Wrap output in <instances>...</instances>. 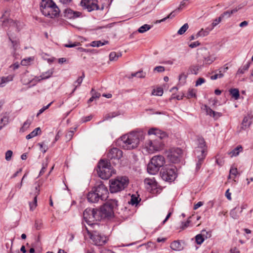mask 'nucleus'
Instances as JSON below:
<instances>
[{
    "label": "nucleus",
    "instance_id": "2",
    "mask_svg": "<svg viewBox=\"0 0 253 253\" xmlns=\"http://www.w3.org/2000/svg\"><path fill=\"white\" fill-rule=\"evenodd\" d=\"M142 135L138 132H131L125 134L118 140L119 145L126 150L136 148L139 142Z\"/></svg>",
    "mask_w": 253,
    "mask_h": 253
},
{
    "label": "nucleus",
    "instance_id": "43",
    "mask_svg": "<svg viewBox=\"0 0 253 253\" xmlns=\"http://www.w3.org/2000/svg\"><path fill=\"white\" fill-rule=\"evenodd\" d=\"M48 159L46 158L45 163H43L42 164V167L40 172L39 175H42L45 172L48 165Z\"/></svg>",
    "mask_w": 253,
    "mask_h": 253
},
{
    "label": "nucleus",
    "instance_id": "38",
    "mask_svg": "<svg viewBox=\"0 0 253 253\" xmlns=\"http://www.w3.org/2000/svg\"><path fill=\"white\" fill-rule=\"evenodd\" d=\"M177 11V9H175V10L172 11L168 16H167V17L162 19L161 20H157L156 21V23H160L162 22H164V21H165L168 18H172L173 17H174L175 16V14H174V13Z\"/></svg>",
    "mask_w": 253,
    "mask_h": 253
},
{
    "label": "nucleus",
    "instance_id": "32",
    "mask_svg": "<svg viewBox=\"0 0 253 253\" xmlns=\"http://www.w3.org/2000/svg\"><path fill=\"white\" fill-rule=\"evenodd\" d=\"M108 43L107 41H104L103 42L101 41H93L90 43V46L92 47H100L101 46L105 45Z\"/></svg>",
    "mask_w": 253,
    "mask_h": 253
},
{
    "label": "nucleus",
    "instance_id": "11",
    "mask_svg": "<svg viewBox=\"0 0 253 253\" xmlns=\"http://www.w3.org/2000/svg\"><path fill=\"white\" fill-rule=\"evenodd\" d=\"M182 151L178 148H171L166 152L168 159L172 163H177L180 161Z\"/></svg>",
    "mask_w": 253,
    "mask_h": 253
},
{
    "label": "nucleus",
    "instance_id": "1",
    "mask_svg": "<svg viewBox=\"0 0 253 253\" xmlns=\"http://www.w3.org/2000/svg\"><path fill=\"white\" fill-rule=\"evenodd\" d=\"M149 139L145 143V148L149 153H153L161 150L164 144L162 140L167 138V134L158 128H151L148 132Z\"/></svg>",
    "mask_w": 253,
    "mask_h": 253
},
{
    "label": "nucleus",
    "instance_id": "4",
    "mask_svg": "<svg viewBox=\"0 0 253 253\" xmlns=\"http://www.w3.org/2000/svg\"><path fill=\"white\" fill-rule=\"evenodd\" d=\"M83 217L86 223L92 225L93 228H95L96 227L101 228L104 226L103 225L100 226L97 223L94 222L101 220L97 209H86L84 211Z\"/></svg>",
    "mask_w": 253,
    "mask_h": 253
},
{
    "label": "nucleus",
    "instance_id": "54",
    "mask_svg": "<svg viewBox=\"0 0 253 253\" xmlns=\"http://www.w3.org/2000/svg\"><path fill=\"white\" fill-rule=\"evenodd\" d=\"M236 208L232 210L230 212L231 216L234 219H237L238 218V215L236 213Z\"/></svg>",
    "mask_w": 253,
    "mask_h": 253
},
{
    "label": "nucleus",
    "instance_id": "16",
    "mask_svg": "<svg viewBox=\"0 0 253 253\" xmlns=\"http://www.w3.org/2000/svg\"><path fill=\"white\" fill-rule=\"evenodd\" d=\"M87 199L89 202L92 203H97L101 201L99 196L96 194L94 189L88 192L87 195Z\"/></svg>",
    "mask_w": 253,
    "mask_h": 253
},
{
    "label": "nucleus",
    "instance_id": "53",
    "mask_svg": "<svg viewBox=\"0 0 253 253\" xmlns=\"http://www.w3.org/2000/svg\"><path fill=\"white\" fill-rule=\"evenodd\" d=\"M13 152L11 150H8L5 153V160L9 161L11 160Z\"/></svg>",
    "mask_w": 253,
    "mask_h": 253
},
{
    "label": "nucleus",
    "instance_id": "57",
    "mask_svg": "<svg viewBox=\"0 0 253 253\" xmlns=\"http://www.w3.org/2000/svg\"><path fill=\"white\" fill-rule=\"evenodd\" d=\"M165 67L162 66H156L154 68V71L158 72H163L165 71Z\"/></svg>",
    "mask_w": 253,
    "mask_h": 253
},
{
    "label": "nucleus",
    "instance_id": "49",
    "mask_svg": "<svg viewBox=\"0 0 253 253\" xmlns=\"http://www.w3.org/2000/svg\"><path fill=\"white\" fill-rule=\"evenodd\" d=\"M128 203L132 205H137L139 203L138 198L134 195H132L131 196L130 201Z\"/></svg>",
    "mask_w": 253,
    "mask_h": 253
},
{
    "label": "nucleus",
    "instance_id": "61",
    "mask_svg": "<svg viewBox=\"0 0 253 253\" xmlns=\"http://www.w3.org/2000/svg\"><path fill=\"white\" fill-rule=\"evenodd\" d=\"M91 93L92 95L94 97V99L98 98L100 96V93L95 92L93 88L92 89V90L91 91Z\"/></svg>",
    "mask_w": 253,
    "mask_h": 253
},
{
    "label": "nucleus",
    "instance_id": "42",
    "mask_svg": "<svg viewBox=\"0 0 253 253\" xmlns=\"http://www.w3.org/2000/svg\"><path fill=\"white\" fill-rule=\"evenodd\" d=\"M195 240L197 244L198 245L202 244L203 243L204 241L205 240L204 237H203L201 234H198L196 236Z\"/></svg>",
    "mask_w": 253,
    "mask_h": 253
},
{
    "label": "nucleus",
    "instance_id": "40",
    "mask_svg": "<svg viewBox=\"0 0 253 253\" xmlns=\"http://www.w3.org/2000/svg\"><path fill=\"white\" fill-rule=\"evenodd\" d=\"M189 26L187 23L184 24L178 31L177 34L179 35L183 34L188 29Z\"/></svg>",
    "mask_w": 253,
    "mask_h": 253
},
{
    "label": "nucleus",
    "instance_id": "6",
    "mask_svg": "<svg viewBox=\"0 0 253 253\" xmlns=\"http://www.w3.org/2000/svg\"><path fill=\"white\" fill-rule=\"evenodd\" d=\"M128 178L126 176L117 177L110 180V191L112 193L123 190L128 185Z\"/></svg>",
    "mask_w": 253,
    "mask_h": 253
},
{
    "label": "nucleus",
    "instance_id": "59",
    "mask_svg": "<svg viewBox=\"0 0 253 253\" xmlns=\"http://www.w3.org/2000/svg\"><path fill=\"white\" fill-rule=\"evenodd\" d=\"M205 81H205V80L204 78H200L196 81L195 85L196 86H197L198 85H200L204 83L205 82Z\"/></svg>",
    "mask_w": 253,
    "mask_h": 253
},
{
    "label": "nucleus",
    "instance_id": "48",
    "mask_svg": "<svg viewBox=\"0 0 253 253\" xmlns=\"http://www.w3.org/2000/svg\"><path fill=\"white\" fill-rule=\"evenodd\" d=\"M203 237H204V240L209 238L211 237V233L210 231H207L205 230L202 231V234H201Z\"/></svg>",
    "mask_w": 253,
    "mask_h": 253
},
{
    "label": "nucleus",
    "instance_id": "62",
    "mask_svg": "<svg viewBox=\"0 0 253 253\" xmlns=\"http://www.w3.org/2000/svg\"><path fill=\"white\" fill-rule=\"evenodd\" d=\"M32 58L31 57L28 58L27 59H24L21 61V64L23 66L27 65L31 60Z\"/></svg>",
    "mask_w": 253,
    "mask_h": 253
},
{
    "label": "nucleus",
    "instance_id": "5",
    "mask_svg": "<svg viewBox=\"0 0 253 253\" xmlns=\"http://www.w3.org/2000/svg\"><path fill=\"white\" fill-rule=\"evenodd\" d=\"M97 173L99 176L103 179H108L114 173L110 162L101 160L98 164Z\"/></svg>",
    "mask_w": 253,
    "mask_h": 253
},
{
    "label": "nucleus",
    "instance_id": "41",
    "mask_svg": "<svg viewBox=\"0 0 253 253\" xmlns=\"http://www.w3.org/2000/svg\"><path fill=\"white\" fill-rule=\"evenodd\" d=\"M196 90L195 89H189L187 94V97L188 98L195 97L196 96Z\"/></svg>",
    "mask_w": 253,
    "mask_h": 253
},
{
    "label": "nucleus",
    "instance_id": "23",
    "mask_svg": "<svg viewBox=\"0 0 253 253\" xmlns=\"http://www.w3.org/2000/svg\"><path fill=\"white\" fill-rule=\"evenodd\" d=\"M205 110L207 112V114L211 116H212L214 118H217L220 116V113L218 112H216L214 111H213L211 109L210 107H208L207 106H205Z\"/></svg>",
    "mask_w": 253,
    "mask_h": 253
},
{
    "label": "nucleus",
    "instance_id": "33",
    "mask_svg": "<svg viewBox=\"0 0 253 253\" xmlns=\"http://www.w3.org/2000/svg\"><path fill=\"white\" fill-rule=\"evenodd\" d=\"M230 94L235 99L237 100L239 98V91L237 88H232L229 90Z\"/></svg>",
    "mask_w": 253,
    "mask_h": 253
},
{
    "label": "nucleus",
    "instance_id": "9",
    "mask_svg": "<svg viewBox=\"0 0 253 253\" xmlns=\"http://www.w3.org/2000/svg\"><path fill=\"white\" fill-rule=\"evenodd\" d=\"M92 231L87 230L90 239L94 244L96 246H102L107 242V237L100 232V230H96V228Z\"/></svg>",
    "mask_w": 253,
    "mask_h": 253
},
{
    "label": "nucleus",
    "instance_id": "52",
    "mask_svg": "<svg viewBox=\"0 0 253 253\" xmlns=\"http://www.w3.org/2000/svg\"><path fill=\"white\" fill-rule=\"evenodd\" d=\"M238 173L237 169L236 168L232 167L230 169V174L229 175V178H231V175H233L235 176Z\"/></svg>",
    "mask_w": 253,
    "mask_h": 253
},
{
    "label": "nucleus",
    "instance_id": "22",
    "mask_svg": "<svg viewBox=\"0 0 253 253\" xmlns=\"http://www.w3.org/2000/svg\"><path fill=\"white\" fill-rule=\"evenodd\" d=\"M243 151V147L241 145L237 146L233 150L228 152L231 157L237 156Z\"/></svg>",
    "mask_w": 253,
    "mask_h": 253
},
{
    "label": "nucleus",
    "instance_id": "27",
    "mask_svg": "<svg viewBox=\"0 0 253 253\" xmlns=\"http://www.w3.org/2000/svg\"><path fill=\"white\" fill-rule=\"evenodd\" d=\"M238 10L237 8H234L233 10H227L226 11H225L223 12L220 16V17H221V19L223 18H227L231 16V15L237 12Z\"/></svg>",
    "mask_w": 253,
    "mask_h": 253
},
{
    "label": "nucleus",
    "instance_id": "64",
    "mask_svg": "<svg viewBox=\"0 0 253 253\" xmlns=\"http://www.w3.org/2000/svg\"><path fill=\"white\" fill-rule=\"evenodd\" d=\"M221 18L220 17V16L214 20L213 22L212 23L211 25L214 27H215L217 24H218L220 21H221Z\"/></svg>",
    "mask_w": 253,
    "mask_h": 253
},
{
    "label": "nucleus",
    "instance_id": "34",
    "mask_svg": "<svg viewBox=\"0 0 253 253\" xmlns=\"http://www.w3.org/2000/svg\"><path fill=\"white\" fill-rule=\"evenodd\" d=\"M146 73L143 72L142 70L139 71L137 72L132 73L131 74V77L133 78L134 77L139 78H144L146 76Z\"/></svg>",
    "mask_w": 253,
    "mask_h": 253
},
{
    "label": "nucleus",
    "instance_id": "47",
    "mask_svg": "<svg viewBox=\"0 0 253 253\" xmlns=\"http://www.w3.org/2000/svg\"><path fill=\"white\" fill-rule=\"evenodd\" d=\"M30 208V210L31 211H33L35 209L37 206V198H36V196L34 197V201L33 203L30 202L29 203Z\"/></svg>",
    "mask_w": 253,
    "mask_h": 253
},
{
    "label": "nucleus",
    "instance_id": "35",
    "mask_svg": "<svg viewBox=\"0 0 253 253\" xmlns=\"http://www.w3.org/2000/svg\"><path fill=\"white\" fill-rule=\"evenodd\" d=\"M250 66V63L248 62L245 65H244L242 67L240 68L237 72V74H243L245 73V71L248 70Z\"/></svg>",
    "mask_w": 253,
    "mask_h": 253
},
{
    "label": "nucleus",
    "instance_id": "19",
    "mask_svg": "<svg viewBox=\"0 0 253 253\" xmlns=\"http://www.w3.org/2000/svg\"><path fill=\"white\" fill-rule=\"evenodd\" d=\"M252 116L250 114H248L247 116H245L242 123V129H246L250 126L252 124Z\"/></svg>",
    "mask_w": 253,
    "mask_h": 253
},
{
    "label": "nucleus",
    "instance_id": "36",
    "mask_svg": "<svg viewBox=\"0 0 253 253\" xmlns=\"http://www.w3.org/2000/svg\"><path fill=\"white\" fill-rule=\"evenodd\" d=\"M7 35L9 37V40L11 42L14 49L16 50L18 45L17 42L16 40H14L12 35L10 33V31L7 32Z\"/></svg>",
    "mask_w": 253,
    "mask_h": 253
},
{
    "label": "nucleus",
    "instance_id": "58",
    "mask_svg": "<svg viewBox=\"0 0 253 253\" xmlns=\"http://www.w3.org/2000/svg\"><path fill=\"white\" fill-rule=\"evenodd\" d=\"M80 42H75L73 43H69L68 44H66L65 45V47H75L76 46H78L79 45H80Z\"/></svg>",
    "mask_w": 253,
    "mask_h": 253
},
{
    "label": "nucleus",
    "instance_id": "12",
    "mask_svg": "<svg viewBox=\"0 0 253 253\" xmlns=\"http://www.w3.org/2000/svg\"><path fill=\"white\" fill-rule=\"evenodd\" d=\"M96 194L101 199V201H103L106 200L108 197V190L107 188L102 183L99 184L94 188Z\"/></svg>",
    "mask_w": 253,
    "mask_h": 253
},
{
    "label": "nucleus",
    "instance_id": "44",
    "mask_svg": "<svg viewBox=\"0 0 253 253\" xmlns=\"http://www.w3.org/2000/svg\"><path fill=\"white\" fill-rule=\"evenodd\" d=\"M152 94L154 95L162 96L163 94V89L161 87H158L153 90Z\"/></svg>",
    "mask_w": 253,
    "mask_h": 253
},
{
    "label": "nucleus",
    "instance_id": "51",
    "mask_svg": "<svg viewBox=\"0 0 253 253\" xmlns=\"http://www.w3.org/2000/svg\"><path fill=\"white\" fill-rule=\"evenodd\" d=\"M52 103V102L49 103L47 105L45 106H43L42 108H41L39 111V112L37 113V116H39L40 115L42 114L45 110L47 109L49 106L51 105V104Z\"/></svg>",
    "mask_w": 253,
    "mask_h": 253
},
{
    "label": "nucleus",
    "instance_id": "3",
    "mask_svg": "<svg viewBox=\"0 0 253 253\" xmlns=\"http://www.w3.org/2000/svg\"><path fill=\"white\" fill-rule=\"evenodd\" d=\"M41 11L43 15L49 18H54L59 15V9L52 0H42Z\"/></svg>",
    "mask_w": 253,
    "mask_h": 253
},
{
    "label": "nucleus",
    "instance_id": "60",
    "mask_svg": "<svg viewBox=\"0 0 253 253\" xmlns=\"http://www.w3.org/2000/svg\"><path fill=\"white\" fill-rule=\"evenodd\" d=\"M109 58L111 61H116V53L115 52H111L109 55Z\"/></svg>",
    "mask_w": 253,
    "mask_h": 253
},
{
    "label": "nucleus",
    "instance_id": "25",
    "mask_svg": "<svg viewBox=\"0 0 253 253\" xmlns=\"http://www.w3.org/2000/svg\"><path fill=\"white\" fill-rule=\"evenodd\" d=\"M196 155L197 158L198 159V162L196 164V169L198 170L200 169L202 164L204 160L205 159L206 155H200V154H195Z\"/></svg>",
    "mask_w": 253,
    "mask_h": 253
},
{
    "label": "nucleus",
    "instance_id": "50",
    "mask_svg": "<svg viewBox=\"0 0 253 253\" xmlns=\"http://www.w3.org/2000/svg\"><path fill=\"white\" fill-rule=\"evenodd\" d=\"M40 146L41 151L43 153H45L48 149V147L44 144L43 142L38 143Z\"/></svg>",
    "mask_w": 253,
    "mask_h": 253
},
{
    "label": "nucleus",
    "instance_id": "20",
    "mask_svg": "<svg viewBox=\"0 0 253 253\" xmlns=\"http://www.w3.org/2000/svg\"><path fill=\"white\" fill-rule=\"evenodd\" d=\"M144 183L146 185L149 186L152 189H155L157 188L158 183L156 181L154 178H145L144 180ZM147 188H149L148 187Z\"/></svg>",
    "mask_w": 253,
    "mask_h": 253
},
{
    "label": "nucleus",
    "instance_id": "31",
    "mask_svg": "<svg viewBox=\"0 0 253 253\" xmlns=\"http://www.w3.org/2000/svg\"><path fill=\"white\" fill-rule=\"evenodd\" d=\"M32 121L30 119L27 120L23 124L22 126L20 129V132H24L30 126L31 124Z\"/></svg>",
    "mask_w": 253,
    "mask_h": 253
},
{
    "label": "nucleus",
    "instance_id": "8",
    "mask_svg": "<svg viewBox=\"0 0 253 253\" xmlns=\"http://www.w3.org/2000/svg\"><path fill=\"white\" fill-rule=\"evenodd\" d=\"M165 163L163 156L157 155L154 156L147 166V171L151 174H155Z\"/></svg>",
    "mask_w": 253,
    "mask_h": 253
},
{
    "label": "nucleus",
    "instance_id": "45",
    "mask_svg": "<svg viewBox=\"0 0 253 253\" xmlns=\"http://www.w3.org/2000/svg\"><path fill=\"white\" fill-rule=\"evenodd\" d=\"M216 58L215 57L212 56H209L205 58L204 62L207 64H210L212 63L214 61H215Z\"/></svg>",
    "mask_w": 253,
    "mask_h": 253
},
{
    "label": "nucleus",
    "instance_id": "13",
    "mask_svg": "<svg viewBox=\"0 0 253 253\" xmlns=\"http://www.w3.org/2000/svg\"><path fill=\"white\" fill-rule=\"evenodd\" d=\"M80 4L84 9H87L88 12L99 9L96 0H81Z\"/></svg>",
    "mask_w": 253,
    "mask_h": 253
},
{
    "label": "nucleus",
    "instance_id": "28",
    "mask_svg": "<svg viewBox=\"0 0 253 253\" xmlns=\"http://www.w3.org/2000/svg\"><path fill=\"white\" fill-rule=\"evenodd\" d=\"M8 123L9 117L7 116L5 114L3 115L2 117L0 119V124H1L0 125V130H1L5 126L7 125Z\"/></svg>",
    "mask_w": 253,
    "mask_h": 253
},
{
    "label": "nucleus",
    "instance_id": "46",
    "mask_svg": "<svg viewBox=\"0 0 253 253\" xmlns=\"http://www.w3.org/2000/svg\"><path fill=\"white\" fill-rule=\"evenodd\" d=\"M199 66L197 65L192 66L190 68V70L191 73V74L197 75L198 73V71L199 70Z\"/></svg>",
    "mask_w": 253,
    "mask_h": 253
},
{
    "label": "nucleus",
    "instance_id": "26",
    "mask_svg": "<svg viewBox=\"0 0 253 253\" xmlns=\"http://www.w3.org/2000/svg\"><path fill=\"white\" fill-rule=\"evenodd\" d=\"M14 75H10L7 76V77H2L1 78V82L0 83L1 86H4V84L10 82L12 81L13 79Z\"/></svg>",
    "mask_w": 253,
    "mask_h": 253
},
{
    "label": "nucleus",
    "instance_id": "56",
    "mask_svg": "<svg viewBox=\"0 0 253 253\" xmlns=\"http://www.w3.org/2000/svg\"><path fill=\"white\" fill-rule=\"evenodd\" d=\"M42 227V223L40 220H36L35 223V228L37 230H40Z\"/></svg>",
    "mask_w": 253,
    "mask_h": 253
},
{
    "label": "nucleus",
    "instance_id": "17",
    "mask_svg": "<svg viewBox=\"0 0 253 253\" xmlns=\"http://www.w3.org/2000/svg\"><path fill=\"white\" fill-rule=\"evenodd\" d=\"M81 14L80 12L73 11L70 8H67L64 11L65 16L69 19L78 18Z\"/></svg>",
    "mask_w": 253,
    "mask_h": 253
},
{
    "label": "nucleus",
    "instance_id": "39",
    "mask_svg": "<svg viewBox=\"0 0 253 253\" xmlns=\"http://www.w3.org/2000/svg\"><path fill=\"white\" fill-rule=\"evenodd\" d=\"M151 28V26L148 24H145L141 26L138 30V31L140 33H143L149 30Z\"/></svg>",
    "mask_w": 253,
    "mask_h": 253
},
{
    "label": "nucleus",
    "instance_id": "10",
    "mask_svg": "<svg viewBox=\"0 0 253 253\" xmlns=\"http://www.w3.org/2000/svg\"><path fill=\"white\" fill-rule=\"evenodd\" d=\"M160 176L165 181L171 182L176 177V173L175 168L165 167L162 169L160 171Z\"/></svg>",
    "mask_w": 253,
    "mask_h": 253
},
{
    "label": "nucleus",
    "instance_id": "55",
    "mask_svg": "<svg viewBox=\"0 0 253 253\" xmlns=\"http://www.w3.org/2000/svg\"><path fill=\"white\" fill-rule=\"evenodd\" d=\"M118 114L115 112H112L109 114L106 115L105 116V120H108L111 118H113L116 116H117Z\"/></svg>",
    "mask_w": 253,
    "mask_h": 253
},
{
    "label": "nucleus",
    "instance_id": "24",
    "mask_svg": "<svg viewBox=\"0 0 253 253\" xmlns=\"http://www.w3.org/2000/svg\"><path fill=\"white\" fill-rule=\"evenodd\" d=\"M84 77H85L84 74V73H83L81 77H79L78 78V79L75 82L74 84L75 87H74V89L73 90L72 92H71V94H72L74 92V91L76 90L77 88L81 85Z\"/></svg>",
    "mask_w": 253,
    "mask_h": 253
},
{
    "label": "nucleus",
    "instance_id": "63",
    "mask_svg": "<svg viewBox=\"0 0 253 253\" xmlns=\"http://www.w3.org/2000/svg\"><path fill=\"white\" fill-rule=\"evenodd\" d=\"M74 132V130H70L67 133V134L66 135V137L67 139H68L69 140L71 139V138L73 137Z\"/></svg>",
    "mask_w": 253,
    "mask_h": 253
},
{
    "label": "nucleus",
    "instance_id": "30",
    "mask_svg": "<svg viewBox=\"0 0 253 253\" xmlns=\"http://www.w3.org/2000/svg\"><path fill=\"white\" fill-rule=\"evenodd\" d=\"M7 22L9 23L10 27L11 28H13L15 29L16 30H18L17 27V23H16L15 22L13 21L11 19H7L6 20H3L2 25L3 26H6V23Z\"/></svg>",
    "mask_w": 253,
    "mask_h": 253
},
{
    "label": "nucleus",
    "instance_id": "15",
    "mask_svg": "<svg viewBox=\"0 0 253 253\" xmlns=\"http://www.w3.org/2000/svg\"><path fill=\"white\" fill-rule=\"evenodd\" d=\"M123 156L122 151L117 148H113L109 151L107 154L108 158L110 160H115L119 161Z\"/></svg>",
    "mask_w": 253,
    "mask_h": 253
},
{
    "label": "nucleus",
    "instance_id": "14",
    "mask_svg": "<svg viewBox=\"0 0 253 253\" xmlns=\"http://www.w3.org/2000/svg\"><path fill=\"white\" fill-rule=\"evenodd\" d=\"M197 145L194 151L195 154L206 155L207 147L203 138L200 137L197 139Z\"/></svg>",
    "mask_w": 253,
    "mask_h": 253
},
{
    "label": "nucleus",
    "instance_id": "29",
    "mask_svg": "<svg viewBox=\"0 0 253 253\" xmlns=\"http://www.w3.org/2000/svg\"><path fill=\"white\" fill-rule=\"evenodd\" d=\"M41 128L40 127L36 128L33 131H32L30 134L26 136V139H31L35 136L38 135L39 132H41Z\"/></svg>",
    "mask_w": 253,
    "mask_h": 253
},
{
    "label": "nucleus",
    "instance_id": "21",
    "mask_svg": "<svg viewBox=\"0 0 253 253\" xmlns=\"http://www.w3.org/2000/svg\"><path fill=\"white\" fill-rule=\"evenodd\" d=\"M53 73V70H49L48 71L43 73L40 76L36 77V80L37 81H40L42 80L48 79L52 76Z\"/></svg>",
    "mask_w": 253,
    "mask_h": 253
},
{
    "label": "nucleus",
    "instance_id": "7",
    "mask_svg": "<svg viewBox=\"0 0 253 253\" xmlns=\"http://www.w3.org/2000/svg\"><path fill=\"white\" fill-rule=\"evenodd\" d=\"M118 206V201L115 199H110L108 200L99 210V216L101 219L102 218L111 216L114 213V210Z\"/></svg>",
    "mask_w": 253,
    "mask_h": 253
},
{
    "label": "nucleus",
    "instance_id": "18",
    "mask_svg": "<svg viewBox=\"0 0 253 253\" xmlns=\"http://www.w3.org/2000/svg\"><path fill=\"white\" fill-rule=\"evenodd\" d=\"M184 242L179 241H174L170 244V248L175 251H180L183 250L184 247Z\"/></svg>",
    "mask_w": 253,
    "mask_h": 253
},
{
    "label": "nucleus",
    "instance_id": "37",
    "mask_svg": "<svg viewBox=\"0 0 253 253\" xmlns=\"http://www.w3.org/2000/svg\"><path fill=\"white\" fill-rule=\"evenodd\" d=\"M209 35L208 31H206V29H201L196 34V38L199 37H204Z\"/></svg>",
    "mask_w": 253,
    "mask_h": 253
}]
</instances>
